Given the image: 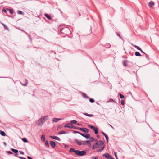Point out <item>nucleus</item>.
Instances as JSON below:
<instances>
[{
	"instance_id": "obj_1",
	"label": "nucleus",
	"mask_w": 159,
	"mask_h": 159,
	"mask_svg": "<svg viewBox=\"0 0 159 159\" xmlns=\"http://www.w3.org/2000/svg\"><path fill=\"white\" fill-rule=\"evenodd\" d=\"M104 142L101 140H99L98 142L95 143L92 146V149L94 150L95 149L99 148L100 146L103 145Z\"/></svg>"
},
{
	"instance_id": "obj_2",
	"label": "nucleus",
	"mask_w": 159,
	"mask_h": 159,
	"mask_svg": "<svg viewBox=\"0 0 159 159\" xmlns=\"http://www.w3.org/2000/svg\"><path fill=\"white\" fill-rule=\"evenodd\" d=\"M86 154V152L85 150L80 151L79 150H77L76 154L78 156H82L85 155Z\"/></svg>"
},
{
	"instance_id": "obj_3",
	"label": "nucleus",
	"mask_w": 159,
	"mask_h": 159,
	"mask_svg": "<svg viewBox=\"0 0 159 159\" xmlns=\"http://www.w3.org/2000/svg\"><path fill=\"white\" fill-rule=\"evenodd\" d=\"M88 126L91 128L94 131L95 134H97L98 133V128H95L93 126L90 125H88Z\"/></svg>"
},
{
	"instance_id": "obj_4",
	"label": "nucleus",
	"mask_w": 159,
	"mask_h": 159,
	"mask_svg": "<svg viewBox=\"0 0 159 159\" xmlns=\"http://www.w3.org/2000/svg\"><path fill=\"white\" fill-rule=\"evenodd\" d=\"M44 122V121L43 120V119L41 118L38 120L37 122L38 125L39 126H41L43 124Z\"/></svg>"
},
{
	"instance_id": "obj_5",
	"label": "nucleus",
	"mask_w": 159,
	"mask_h": 159,
	"mask_svg": "<svg viewBox=\"0 0 159 159\" xmlns=\"http://www.w3.org/2000/svg\"><path fill=\"white\" fill-rule=\"evenodd\" d=\"M11 150L15 153L14 156L16 157H18V155H19L18 154V150L17 149H15L14 148H11Z\"/></svg>"
},
{
	"instance_id": "obj_6",
	"label": "nucleus",
	"mask_w": 159,
	"mask_h": 159,
	"mask_svg": "<svg viewBox=\"0 0 159 159\" xmlns=\"http://www.w3.org/2000/svg\"><path fill=\"white\" fill-rule=\"evenodd\" d=\"M79 130H80L86 133H88L89 131V129L86 128L79 127Z\"/></svg>"
},
{
	"instance_id": "obj_7",
	"label": "nucleus",
	"mask_w": 159,
	"mask_h": 159,
	"mask_svg": "<svg viewBox=\"0 0 159 159\" xmlns=\"http://www.w3.org/2000/svg\"><path fill=\"white\" fill-rule=\"evenodd\" d=\"M103 156H105L107 159H110L111 157V155L108 153H106L103 155Z\"/></svg>"
},
{
	"instance_id": "obj_8",
	"label": "nucleus",
	"mask_w": 159,
	"mask_h": 159,
	"mask_svg": "<svg viewBox=\"0 0 159 159\" xmlns=\"http://www.w3.org/2000/svg\"><path fill=\"white\" fill-rule=\"evenodd\" d=\"M81 135L86 139H89L90 137V135L88 134H85L81 133Z\"/></svg>"
},
{
	"instance_id": "obj_9",
	"label": "nucleus",
	"mask_w": 159,
	"mask_h": 159,
	"mask_svg": "<svg viewBox=\"0 0 159 159\" xmlns=\"http://www.w3.org/2000/svg\"><path fill=\"white\" fill-rule=\"evenodd\" d=\"M50 137L52 139L58 140V141H61V139H60V138L59 137H58L57 136H50Z\"/></svg>"
},
{
	"instance_id": "obj_10",
	"label": "nucleus",
	"mask_w": 159,
	"mask_h": 159,
	"mask_svg": "<svg viewBox=\"0 0 159 159\" xmlns=\"http://www.w3.org/2000/svg\"><path fill=\"white\" fill-rule=\"evenodd\" d=\"M50 144L51 145V147L53 148H55L56 146V143L55 142L50 141Z\"/></svg>"
},
{
	"instance_id": "obj_11",
	"label": "nucleus",
	"mask_w": 159,
	"mask_h": 159,
	"mask_svg": "<svg viewBox=\"0 0 159 159\" xmlns=\"http://www.w3.org/2000/svg\"><path fill=\"white\" fill-rule=\"evenodd\" d=\"M61 120L62 119L61 118H54L52 119V121L53 122H57L58 121Z\"/></svg>"
},
{
	"instance_id": "obj_12",
	"label": "nucleus",
	"mask_w": 159,
	"mask_h": 159,
	"mask_svg": "<svg viewBox=\"0 0 159 159\" xmlns=\"http://www.w3.org/2000/svg\"><path fill=\"white\" fill-rule=\"evenodd\" d=\"M74 141V142H76L79 145L81 146L82 145V143H81V142L79 141L77 139H75Z\"/></svg>"
},
{
	"instance_id": "obj_13",
	"label": "nucleus",
	"mask_w": 159,
	"mask_h": 159,
	"mask_svg": "<svg viewBox=\"0 0 159 159\" xmlns=\"http://www.w3.org/2000/svg\"><path fill=\"white\" fill-rule=\"evenodd\" d=\"M70 128L71 129H79V127L76 126H74L72 124H71V125H70Z\"/></svg>"
},
{
	"instance_id": "obj_14",
	"label": "nucleus",
	"mask_w": 159,
	"mask_h": 159,
	"mask_svg": "<svg viewBox=\"0 0 159 159\" xmlns=\"http://www.w3.org/2000/svg\"><path fill=\"white\" fill-rule=\"evenodd\" d=\"M44 15L48 20H51L52 18L47 13H45V14Z\"/></svg>"
},
{
	"instance_id": "obj_15",
	"label": "nucleus",
	"mask_w": 159,
	"mask_h": 159,
	"mask_svg": "<svg viewBox=\"0 0 159 159\" xmlns=\"http://www.w3.org/2000/svg\"><path fill=\"white\" fill-rule=\"evenodd\" d=\"M127 61L126 60H124L123 61L122 63L125 66H127Z\"/></svg>"
},
{
	"instance_id": "obj_16",
	"label": "nucleus",
	"mask_w": 159,
	"mask_h": 159,
	"mask_svg": "<svg viewBox=\"0 0 159 159\" xmlns=\"http://www.w3.org/2000/svg\"><path fill=\"white\" fill-rule=\"evenodd\" d=\"M77 150H75V149L73 148H70L69 150V152H74L75 154Z\"/></svg>"
},
{
	"instance_id": "obj_17",
	"label": "nucleus",
	"mask_w": 159,
	"mask_h": 159,
	"mask_svg": "<svg viewBox=\"0 0 159 159\" xmlns=\"http://www.w3.org/2000/svg\"><path fill=\"white\" fill-rule=\"evenodd\" d=\"M42 118L43 119V120L45 122V121L48 120V116H45Z\"/></svg>"
},
{
	"instance_id": "obj_18",
	"label": "nucleus",
	"mask_w": 159,
	"mask_h": 159,
	"mask_svg": "<svg viewBox=\"0 0 159 159\" xmlns=\"http://www.w3.org/2000/svg\"><path fill=\"white\" fill-rule=\"evenodd\" d=\"M0 134L2 136H4L6 135V133L4 131H2L0 130Z\"/></svg>"
},
{
	"instance_id": "obj_19",
	"label": "nucleus",
	"mask_w": 159,
	"mask_h": 159,
	"mask_svg": "<svg viewBox=\"0 0 159 159\" xmlns=\"http://www.w3.org/2000/svg\"><path fill=\"white\" fill-rule=\"evenodd\" d=\"M67 133V132L65 131H59L58 132V134H66Z\"/></svg>"
},
{
	"instance_id": "obj_20",
	"label": "nucleus",
	"mask_w": 159,
	"mask_h": 159,
	"mask_svg": "<svg viewBox=\"0 0 159 159\" xmlns=\"http://www.w3.org/2000/svg\"><path fill=\"white\" fill-rule=\"evenodd\" d=\"M149 6L150 7H152L154 5V3L152 2H150L148 3Z\"/></svg>"
},
{
	"instance_id": "obj_21",
	"label": "nucleus",
	"mask_w": 159,
	"mask_h": 159,
	"mask_svg": "<svg viewBox=\"0 0 159 159\" xmlns=\"http://www.w3.org/2000/svg\"><path fill=\"white\" fill-rule=\"evenodd\" d=\"M71 125V123H67V124H66V125H65L64 126V127L65 128H66V127H68V128H70V125Z\"/></svg>"
},
{
	"instance_id": "obj_22",
	"label": "nucleus",
	"mask_w": 159,
	"mask_h": 159,
	"mask_svg": "<svg viewBox=\"0 0 159 159\" xmlns=\"http://www.w3.org/2000/svg\"><path fill=\"white\" fill-rule=\"evenodd\" d=\"M105 148V146H103L100 149H98L97 151V152H99L103 150Z\"/></svg>"
},
{
	"instance_id": "obj_23",
	"label": "nucleus",
	"mask_w": 159,
	"mask_h": 159,
	"mask_svg": "<svg viewBox=\"0 0 159 159\" xmlns=\"http://www.w3.org/2000/svg\"><path fill=\"white\" fill-rule=\"evenodd\" d=\"M45 136L44 135H42L41 137V140L43 142H44L45 140Z\"/></svg>"
},
{
	"instance_id": "obj_24",
	"label": "nucleus",
	"mask_w": 159,
	"mask_h": 159,
	"mask_svg": "<svg viewBox=\"0 0 159 159\" xmlns=\"http://www.w3.org/2000/svg\"><path fill=\"white\" fill-rule=\"evenodd\" d=\"M7 11H9V12L12 14L13 13V9H9V8H7Z\"/></svg>"
},
{
	"instance_id": "obj_25",
	"label": "nucleus",
	"mask_w": 159,
	"mask_h": 159,
	"mask_svg": "<svg viewBox=\"0 0 159 159\" xmlns=\"http://www.w3.org/2000/svg\"><path fill=\"white\" fill-rule=\"evenodd\" d=\"M83 114L84 115L89 117H93V114H89L86 113H84Z\"/></svg>"
},
{
	"instance_id": "obj_26",
	"label": "nucleus",
	"mask_w": 159,
	"mask_h": 159,
	"mask_svg": "<svg viewBox=\"0 0 159 159\" xmlns=\"http://www.w3.org/2000/svg\"><path fill=\"white\" fill-rule=\"evenodd\" d=\"M17 13L21 15L22 14L23 15H24V13L21 11H17Z\"/></svg>"
},
{
	"instance_id": "obj_27",
	"label": "nucleus",
	"mask_w": 159,
	"mask_h": 159,
	"mask_svg": "<svg viewBox=\"0 0 159 159\" xmlns=\"http://www.w3.org/2000/svg\"><path fill=\"white\" fill-rule=\"evenodd\" d=\"M135 55L136 56H141V54L138 52H135Z\"/></svg>"
},
{
	"instance_id": "obj_28",
	"label": "nucleus",
	"mask_w": 159,
	"mask_h": 159,
	"mask_svg": "<svg viewBox=\"0 0 159 159\" xmlns=\"http://www.w3.org/2000/svg\"><path fill=\"white\" fill-rule=\"evenodd\" d=\"M45 145L46 146L48 147H49L48 142L47 140H46L45 141Z\"/></svg>"
},
{
	"instance_id": "obj_29",
	"label": "nucleus",
	"mask_w": 159,
	"mask_h": 159,
	"mask_svg": "<svg viewBox=\"0 0 159 159\" xmlns=\"http://www.w3.org/2000/svg\"><path fill=\"white\" fill-rule=\"evenodd\" d=\"M82 95L84 98H89V97L86 95L85 93H83Z\"/></svg>"
},
{
	"instance_id": "obj_30",
	"label": "nucleus",
	"mask_w": 159,
	"mask_h": 159,
	"mask_svg": "<svg viewBox=\"0 0 159 159\" xmlns=\"http://www.w3.org/2000/svg\"><path fill=\"white\" fill-rule=\"evenodd\" d=\"M132 46H134L135 48H136L138 50H141V48L139 47L137 45H132Z\"/></svg>"
},
{
	"instance_id": "obj_31",
	"label": "nucleus",
	"mask_w": 159,
	"mask_h": 159,
	"mask_svg": "<svg viewBox=\"0 0 159 159\" xmlns=\"http://www.w3.org/2000/svg\"><path fill=\"white\" fill-rule=\"evenodd\" d=\"M89 101L91 103H93L95 102V100L92 98H90L89 99Z\"/></svg>"
},
{
	"instance_id": "obj_32",
	"label": "nucleus",
	"mask_w": 159,
	"mask_h": 159,
	"mask_svg": "<svg viewBox=\"0 0 159 159\" xmlns=\"http://www.w3.org/2000/svg\"><path fill=\"white\" fill-rule=\"evenodd\" d=\"M70 122L71 123V124H75L77 123V121L76 120H72Z\"/></svg>"
},
{
	"instance_id": "obj_33",
	"label": "nucleus",
	"mask_w": 159,
	"mask_h": 159,
	"mask_svg": "<svg viewBox=\"0 0 159 159\" xmlns=\"http://www.w3.org/2000/svg\"><path fill=\"white\" fill-rule=\"evenodd\" d=\"M22 140L25 143H27L28 142V140L26 138H22Z\"/></svg>"
},
{
	"instance_id": "obj_34",
	"label": "nucleus",
	"mask_w": 159,
	"mask_h": 159,
	"mask_svg": "<svg viewBox=\"0 0 159 159\" xmlns=\"http://www.w3.org/2000/svg\"><path fill=\"white\" fill-rule=\"evenodd\" d=\"M119 95L120 98L121 99H123V98H125V97H124V95H123L122 94L120 93L119 94Z\"/></svg>"
},
{
	"instance_id": "obj_35",
	"label": "nucleus",
	"mask_w": 159,
	"mask_h": 159,
	"mask_svg": "<svg viewBox=\"0 0 159 159\" xmlns=\"http://www.w3.org/2000/svg\"><path fill=\"white\" fill-rule=\"evenodd\" d=\"M89 138H90L89 140L91 142V143L93 142L94 141V139L93 137H90Z\"/></svg>"
},
{
	"instance_id": "obj_36",
	"label": "nucleus",
	"mask_w": 159,
	"mask_h": 159,
	"mask_svg": "<svg viewBox=\"0 0 159 159\" xmlns=\"http://www.w3.org/2000/svg\"><path fill=\"white\" fill-rule=\"evenodd\" d=\"M3 27L5 29L7 30L8 31L9 30V29L5 25H4Z\"/></svg>"
},
{
	"instance_id": "obj_37",
	"label": "nucleus",
	"mask_w": 159,
	"mask_h": 159,
	"mask_svg": "<svg viewBox=\"0 0 159 159\" xmlns=\"http://www.w3.org/2000/svg\"><path fill=\"white\" fill-rule=\"evenodd\" d=\"M105 137L107 143H108V137L107 135H106Z\"/></svg>"
},
{
	"instance_id": "obj_38",
	"label": "nucleus",
	"mask_w": 159,
	"mask_h": 159,
	"mask_svg": "<svg viewBox=\"0 0 159 159\" xmlns=\"http://www.w3.org/2000/svg\"><path fill=\"white\" fill-rule=\"evenodd\" d=\"M29 38V39H30V41L31 42H32V39L31 37V36L29 35V34H28V35H27Z\"/></svg>"
},
{
	"instance_id": "obj_39",
	"label": "nucleus",
	"mask_w": 159,
	"mask_h": 159,
	"mask_svg": "<svg viewBox=\"0 0 159 159\" xmlns=\"http://www.w3.org/2000/svg\"><path fill=\"white\" fill-rule=\"evenodd\" d=\"M73 133L74 134L78 133L79 134H80V135H81V132H80L78 131H74Z\"/></svg>"
},
{
	"instance_id": "obj_40",
	"label": "nucleus",
	"mask_w": 159,
	"mask_h": 159,
	"mask_svg": "<svg viewBox=\"0 0 159 159\" xmlns=\"http://www.w3.org/2000/svg\"><path fill=\"white\" fill-rule=\"evenodd\" d=\"M89 140H87V141H86V144H90V145H91V144H90V143H91V142Z\"/></svg>"
},
{
	"instance_id": "obj_41",
	"label": "nucleus",
	"mask_w": 159,
	"mask_h": 159,
	"mask_svg": "<svg viewBox=\"0 0 159 159\" xmlns=\"http://www.w3.org/2000/svg\"><path fill=\"white\" fill-rule=\"evenodd\" d=\"M111 101H112L114 102H115L112 99H111L109 101H107L106 102L108 103Z\"/></svg>"
},
{
	"instance_id": "obj_42",
	"label": "nucleus",
	"mask_w": 159,
	"mask_h": 159,
	"mask_svg": "<svg viewBox=\"0 0 159 159\" xmlns=\"http://www.w3.org/2000/svg\"><path fill=\"white\" fill-rule=\"evenodd\" d=\"M114 155L115 157L116 158V159H118V157L117 155V153L116 152H115L114 153Z\"/></svg>"
},
{
	"instance_id": "obj_43",
	"label": "nucleus",
	"mask_w": 159,
	"mask_h": 159,
	"mask_svg": "<svg viewBox=\"0 0 159 159\" xmlns=\"http://www.w3.org/2000/svg\"><path fill=\"white\" fill-rule=\"evenodd\" d=\"M121 103L122 105H124L125 104V101L124 100H122L121 101Z\"/></svg>"
},
{
	"instance_id": "obj_44",
	"label": "nucleus",
	"mask_w": 159,
	"mask_h": 159,
	"mask_svg": "<svg viewBox=\"0 0 159 159\" xmlns=\"http://www.w3.org/2000/svg\"><path fill=\"white\" fill-rule=\"evenodd\" d=\"M69 30V29H68V28H63L61 30V31L63 30Z\"/></svg>"
},
{
	"instance_id": "obj_45",
	"label": "nucleus",
	"mask_w": 159,
	"mask_h": 159,
	"mask_svg": "<svg viewBox=\"0 0 159 159\" xmlns=\"http://www.w3.org/2000/svg\"><path fill=\"white\" fill-rule=\"evenodd\" d=\"M18 157L20 159H27L26 158L22 157Z\"/></svg>"
},
{
	"instance_id": "obj_46",
	"label": "nucleus",
	"mask_w": 159,
	"mask_h": 159,
	"mask_svg": "<svg viewBox=\"0 0 159 159\" xmlns=\"http://www.w3.org/2000/svg\"><path fill=\"white\" fill-rule=\"evenodd\" d=\"M141 52L143 53V54H145L146 56H147V55L146 53H145L141 49V50H140Z\"/></svg>"
},
{
	"instance_id": "obj_47",
	"label": "nucleus",
	"mask_w": 159,
	"mask_h": 159,
	"mask_svg": "<svg viewBox=\"0 0 159 159\" xmlns=\"http://www.w3.org/2000/svg\"><path fill=\"white\" fill-rule=\"evenodd\" d=\"M107 48H109L110 47V45L108 44L105 47Z\"/></svg>"
},
{
	"instance_id": "obj_48",
	"label": "nucleus",
	"mask_w": 159,
	"mask_h": 159,
	"mask_svg": "<svg viewBox=\"0 0 159 159\" xmlns=\"http://www.w3.org/2000/svg\"><path fill=\"white\" fill-rule=\"evenodd\" d=\"M19 152H20V154H21L24 155V152L22 151H20Z\"/></svg>"
},
{
	"instance_id": "obj_49",
	"label": "nucleus",
	"mask_w": 159,
	"mask_h": 159,
	"mask_svg": "<svg viewBox=\"0 0 159 159\" xmlns=\"http://www.w3.org/2000/svg\"><path fill=\"white\" fill-rule=\"evenodd\" d=\"M7 9L6 10L5 9H3L2 10V11L5 13H7Z\"/></svg>"
},
{
	"instance_id": "obj_50",
	"label": "nucleus",
	"mask_w": 159,
	"mask_h": 159,
	"mask_svg": "<svg viewBox=\"0 0 159 159\" xmlns=\"http://www.w3.org/2000/svg\"><path fill=\"white\" fill-rule=\"evenodd\" d=\"M7 152L8 154H13V152H11L10 151H7Z\"/></svg>"
},
{
	"instance_id": "obj_51",
	"label": "nucleus",
	"mask_w": 159,
	"mask_h": 159,
	"mask_svg": "<svg viewBox=\"0 0 159 159\" xmlns=\"http://www.w3.org/2000/svg\"><path fill=\"white\" fill-rule=\"evenodd\" d=\"M92 159H98V157L96 156V157H93L92 158Z\"/></svg>"
},
{
	"instance_id": "obj_52",
	"label": "nucleus",
	"mask_w": 159,
	"mask_h": 159,
	"mask_svg": "<svg viewBox=\"0 0 159 159\" xmlns=\"http://www.w3.org/2000/svg\"><path fill=\"white\" fill-rule=\"evenodd\" d=\"M21 31L23 32L25 34H26L27 35H28V34L26 32H25V31H24V30H21Z\"/></svg>"
},
{
	"instance_id": "obj_53",
	"label": "nucleus",
	"mask_w": 159,
	"mask_h": 159,
	"mask_svg": "<svg viewBox=\"0 0 159 159\" xmlns=\"http://www.w3.org/2000/svg\"><path fill=\"white\" fill-rule=\"evenodd\" d=\"M27 158L28 159H33V158H32V157L29 156H28L27 157Z\"/></svg>"
},
{
	"instance_id": "obj_54",
	"label": "nucleus",
	"mask_w": 159,
	"mask_h": 159,
	"mask_svg": "<svg viewBox=\"0 0 159 159\" xmlns=\"http://www.w3.org/2000/svg\"><path fill=\"white\" fill-rule=\"evenodd\" d=\"M116 34L117 36H118L120 38H121V37L120 35L118 33H117Z\"/></svg>"
},
{
	"instance_id": "obj_55",
	"label": "nucleus",
	"mask_w": 159,
	"mask_h": 159,
	"mask_svg": "<svg viewBox=\"0 0 159 159\" xmlns=\"http://www.w3.org/2000/svg\"><path fill=\"white\" fill-rule=\"evenodd\" d=\"M86 144V143L85 142H84V143H83L82 144L83 145H85Z\"/></svg>"
},
{
	"instance_id": "obj_56",
	"label": "nucleus",
	"mask_w": 159,
	"mask_h": 159,
	"mask_svg": "<svg viewBox=\"0 0 159 159\" xmlns=\"http://www.w3.org/2000/svg\"><path fill=\"white\" fill-rule=\"evenodd\" d=\"M77 125L78 126H80L81 125V124H79V123H77Z\"/></svg>"
},
{
	"instance_id": "obj_57",
	"label": "nucleus",
	"mask_w": 159,
	"mask_h": 159,
	"mask_svg": "<svg viewBox=\"0 0 159 159\" xmlns=\"http://www.w3.org/2000/svg\"><path fill=\"white\" fill-rule=\"evenodd\" d=\"M103 135L104 136H106V135H107V134L105 133L103 134Z\"/></svg>"
},
{
	"instance_id": "obj_58",
	"label": "nucleus",
	"mask_w": 159,
	"mask_h": 159,
	"mask_svg": "<svg viewBox=\"0 0 159 159\" xmlns=\"http://www.w3.org/2000/svg\"><path fill=\"white\" fill-rule=\"evenodd\" d=\"M110 127L112 128V129H114V128L113 127L112 125H110Z\"/></svg>"
},
{
	"instance_id": "obj_59",
	"label": "nucleus",
	"mask_w": 159,
	"mask_h": 159,
	"mask_svg": "<svg viewBox=\"0 0 159 159\" xmlns=\"http://www.w3.org/2000/svg\"><path fill=\"white\" fill-rule=\"evenodd\" d=\"M4 144L5 146H6V145L7 144H6V142H4Z\"/></svg>"
},
{
	"instance_id": "obj_60",
	"label": "nucleus",
	"mask_w": 159,
	"mask_h": 159,
	"mask_svg": "<svg viewBox=\"0 0 159 159\" xmlns=\"http://www.w3.org/2000/svg\"><path fill=\"white\" fill-rule=\"evenodd\" d=\"M2 25L3 26H4V25H5V24H4V23H2Z\"/></svg>"
},
{
	"instance_id": "obj_61",
	"label": "nucleus",
	"mask_w": 159,
	"mask_h": 159,
	"mask_svg": "<svg viewBox=\"0 0 159 159\" xmlns=\"http://www.w3.org/2000/svg\"><path fill=\"white\" fill-rule=\"evenodd\" d=\"M97 137L98 138V137H100V136H99V135H97Z\"/></svg>"
},
{
	"instance_id": "obj_62",
	"label": "nucleus",
	"mask_w": 159,
	"mask_h": 159,
	"mask_svg": "<svg viewBox=\"0 0 159 159\" xmlns=\"http://www.w3.org/2000/svg\"><path fill=\"white\" fill-rule=\"evenodd\" d=\"M104 133L103 132V131H102V133L103 134Z\"/></svg>"
},
{
	"instance_id": "obj_63",
	"label": "nucleus",
	"mask_w": 159,
	"mask_h": 159,
	"mask_svg": "<svg viewBox=\"0 0 159 159\" xmlns=\"http://www.w3.org/2000/svg\"><path fill=\"white\" fill-rule=\"evenodd\" d=\"M27 83L26 84H25L24 85V86H26V85H27Z\"/></svg>"
},
{
	"instance_id": "obj_64",
	"label": "nucleus",
	"mask_w": 159,
	"mask_h": 159,
	"mask_svg": "<svg viewBox=\"0 0 159 159\" xmlns=\"http://www.w3.org/2000/svg\"><path fill=\"white\" fill-rule=\"evenodd\" d=\"M110 159H114L113 158H111Z\"/></svg>"
}]
</instances>
